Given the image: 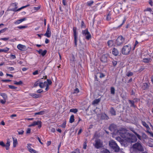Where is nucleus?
<instances>
[{
  "instance_id": "nucleus-1",
  "label": "nucleus",
  "mask_w": 153,
  "mask_h": 153,
  "mask_svg": "<svg viewBox=\"0 0 153 153\" xmlns=\"http://www.w3.org/2000/svg\"><path fill=\"white\" fill-rule=\"evenodd\" d=\"M109 130L115 133L119 134L120 136L127 142L132 143L134 142V134L128 132V131L124 128H122L120 130L117 129L116 125L112 124L109 127Z\"/></svg>"
},
{
  "instance_id": "nucleus-44",
  "label": "nucleus",
  "mask_w": 153,
  "mask_h": 153,
  "mask_svg": "<svg viewBox=\"0 0 153 153\" xmlns=\"http://www.w3.org/2000/svg\"><path fill=\"white\" fill-rule=\"evenodd\" d=\"M7 68L10 71H13L15 70L14 68L13 67H7Z\"/></svg>"
},
{
  "instance_id": "nucleus-37",
  "label": "nucleus",
  "mask_w": 153,
  "mask_h": 153,
  "mask_svg": "<svg viewBox=\"0 0 153 153\" xmlns=\"http://www.w3.org/2000/svg\"><path fill=\"white\" fill-rule=\"evenodd\" d=\"M126 21V18L125 16L123 20L122 23L118 26L119 27H121L125 23Z\"/></svg>"
},
{
  "instance_id": "nucleus-56",
  "label": "nucleus",
  "mask_w": 153,
  "mask_h": 153,
  "mask_svg": "<svg viewBox=\"0 0 153 153\" xmlns=\"http://www.w3.org/2000/svg\"><path fill=\"white\" fill-rule=\"evenodd\" d=\"M147 133H149L150 136L153 137V133L149 131L148 130H147L146 131Z\"/></svg>"
},
{
  "instance_id": "nucleus-7",
  "label": "nucleus",
  "mask_w": 153,
  "mask_h": 153,
  "mask_svg": "<svg viewBox=\"0 0 153 153\" xmlns=\"http://www.w3.org/2000/svg\"><path fill=\"white\" fill-rule=\"evenodd\" d=\"M134 149H136L139 151L142 152L144 151V148L141 143L138 142L134 143Z\"/></svg>"
},
{
  "instance_id": "nucleus-43",
  "label": "nucleus",
  "mask_w": 153,
  "mask_h": 153,
  "mask_svg": "<svg viewBox=\"0 0 153 153\" xmlns=\"http://www.w3.org/2000/svg\"><path fill=\"white\" fill-rule=\"evenodd\" d=\"M116 139L120 143H123V139H122L121 138L119 137H116Z\"/></svg>"
},
{
  "instance_id": "nucleus-64",
  "label": "nucleus",
  "mask_w": 153,
  "mask_h": 153,
  "mask_svg": "<svg viewBox=\"0 0 153 153\" xmlns=\"http://www.w3.org/2000/svg\"><path fill=\"white\" fill-rule=\"evenodd\" d=\"M0 145L2 147H4L5 144L2 141H0Z\"/></svg>"
},
{
  "instance_id": "nucleus-42",
  "label": "nucleus",
  "mask_w": 153,
  "mask_h": 153,
  "mask_svg": "<svg viewBox=\"0 0 153 153\" xmlns=\"http://www.w3.org/2000/svg\"><path fill=\"white\" fill-rule=\"evenodd\" d=\"M3 52L5 53H7L8 51L10 50V48L7 47H6L4 49H3Z\"/></svg>"
},
{
  "instance_id": "nucleus-33",
  "label": "nucleus",
  "mask_w": 153,
  "mask_h": 153,
  "mask_svg": "<svg viewBox=\"0 0 153 153\" xmlns=\"http://www.w3.org/2000/svg\"><path fill=\"white\" fill-rule=\"evenodd\" d=\"M45 113V111H41L40 112H36L34 114L35 115H43Z\"/></svg>"
},
{
  "instance_id": "nucleus-22",
  "label": "nucleus",
  "mask_w": 153,
  "mask_h": 153,
  "mask_svg": "<svg viewBox=\"0 0 153 153\" xmlns=\"http://www.w3.org/2000/svg\"><path fill=\"white\" fill-rule=\"evenodd\" d=\"M142 125L145 127H146L147 130L150 129V128L148 125L145 121H142Z\"/></svg>"
},
{
  "instance_id": "nucleus-19",
  "label": "nucleus",
  "mask_w": 153,
  "mask_h": 153,
  "mask_svg": "<svg viewBox=\"0 0 153 153\" xmlns=\"http://www.w3.org/2000/svg\"><path fill=\"white\" fill-rule=\"evenodd\" d=\"M47 84V82L46 81L44 82L40 81V84H39V87L41 88H43Z\"/></svg>"
},
{
  "instance_id": "nucleus-10",
  "label": "nucleus",
  "mask_w": 153,
  "mask_h": 153,
  "mask_svg": "<svg viewBox=\"0 0 153 153\" xmlns=\"http://www.w3.org/2000/svg\"><path fill=\"white\" fill-rule=\"evenodd\" d=\"M76 60L75 56L74 54H72L71 57L70 58V65L73 66H74L75 65Z\"/></svg>"
},
{
  "instance_id": "nucleus-38",
  "label": "nucleus",
  "mask_w": 153,
  "mask_h": 153,
  "mask_svg": "<svg viewBox=\"0 0 153 153\" xmlns=\"http://www.w3.org/2000/svg\"><path fill=\"white\" fill-rule=\"evenodd\" d=\"M40 81L39 80H38L36 81L34 84V87H36L38 85L39 86V84H40Z\"/></svg>"
},
{
  "instance_id": "nucleus-23",
  "label": "nucleus",
  "mask_w": 153,
  "mask_h": 153,
  "mask_svg": "<svg viewBox=\"0 0 153 153\" xmlns=\"http://www.w3.org/2000/svg\"><path fill=\"white\" fill-rule=\"evenodd\" d=\"M108 46L111 47L113 46L114 44V42L112 40H109L107 42Z\"/></svg>"
},
{
  "instance_id": "nucleus-58",
  "label": "nucleus",
  "mask_w": 153,
  "mask_h": 153,
  "mask_svg": "<svg viewBox=\"0 0 153 153\" xmlns=\"http://www.w3.org/2000/svg\"><path fill=\"white\" fill-rule=\"evenodd\" d=\"M47 83L48 85L51 84L52 82L51 80L49 79H47Z\"/></svg>"
},
{
  "instance_id": "nucleus-17",
  "label": "nucleus",
  "mask_w": 153,
  "mask_h": 153,
  "mask_svg": "<svg viewBox=\"0 0 153 153\" xmlns=\"http://www.w3.org/2000/svg\"><path fill=\"white\" fill-rule=\"evenodd\" d=\"M13 146L14 147H15L18 144V142L17 139L16 138L13 137Z\"/></svg>"
},
{
  "instance_id": "nucleus-63",
  "label": "nucleus",
  "mask_w": 153,
  "mask_h": 153,
  "mask_svg": "<svg viewBox=\"0 0 153 153\" xmlns=\"http://www.w3.org/2000/svg\"><path fill=\"white\" fill-rule=\"evenodd\" d=\"M43 91L42 89H39L36 92L37 93H41L43 92Z\"/></svg>"
},
{
  "instance_id": "nucleus-49",
  "label": "nucleus",
  "mask_w": 153,
  "mask_h": 153,
  "mask_svg": "<svg viewBox=\"0 0 153 153\" xmlns=\"http://www.w3.org/2000/svg\"><path fill=\"white\" fill-rule=\"evenodd\" d=\"M8 86L10 88L12 89H15L17 88L16 87L11 85H9Z\"/></svg>"
},
{
  "instance_id": "nucleus-60",
  "label": "nucleus",
  "mask_w": 153,
  "mask_h": 153,
  "mask_svg": "<svg viewBox=\"0 0 153 153\" xmlns=\"http://www.w3.org/2000/svg\"><path fill=\"white\" fill-rule=\"evenodd\" d=\"M22 22L21 20L20 19L18 20H17L15 22V24H19L20 23H21Z\"/></svg>"
},
{
  "instance_id": "nucleus-28",
  "label": "nucleus",
  "mask_w": 153,
  "mask_h": 153,
  "mask_svg": "<svg viewBox=\"0 0 153 153\" xmlns=\"http://www.w3.org/2000/svg\"><path fill=\"white\" fill-rule=\"evenodd\" d=\"M149 86L148 84L147 83H144L143 85L142 88L144 90L148 89L149 88Z\"/></svg>"
},
{
  "instance_id": "nucleus-24",
  "label": "nucleus",
  "mask_w": 153,
  "mask_h": 153,
  "mask_svg": "<svg viewBox=\"0 0 153 153\" xmlns=\"http://www.w3.org/2000/svg\"><path fill=\"white\" fill-rule=\"evenodd\" d=\"M101 118L102 119L108 120L109 117L106 114H102L101 116Z\"/></svg>"
},
{
  "instance_id": "nucleus-61",
  "label": "nucleus",
  "mask_w": 153,
  "mask_h": 153,
  "mask_svg": "<svg viewBox=\"0 0 153 153\" xmlns=\"http://www.w3.org/2000/svg\"><path fill=\"white\" fill-rule=\"evenodd\" d=\"M39 74L38 71L36 70L33 73V74L34 75H37Z\"/></svg>"
},
{
  "instance_id": "nucleus-39",
  "label": "nucleus",
  "mask_w": 153,
  "mask_h": 153,
  "mask_svg": "<svg viewBox=\"0 0 153 153\" xmlns=\"http://www.w3.org/2000/svg\"><path fill=\"white\" fill-rule=\"evenodd\" d=\"M66 121H64L62 124L61 125H60L59 126V127H61L62 128H65V127H66Z\"/></svg>"
},
{
  "instance_id": "nucleus-41",
  "label": "nucleus",
  "mask_w": 153,
  "mask_h": 153,
  "mask_svg": "<svg viewBox=\"0 0 153 153\" xmlns=\"http://www.w3.org/2000/svg\"><path fill=\"white\" fill-rule=\"evenodd\" d=\"M94 3V1H88L87 2V4L88 6H91Z\"/></svg>"
},
{
  "instance_id": "nucleus-32",
  "label": "nucleus",
  "mask_w": 153,
  "mask_h": 153,
  "mask_svg": "<svg viewBox=\"0 0 153 153\" xmlns=\"http://www.w3.org/2000/svg\"><path fill=\"white\" fill-rule=\"evenodd\" d=\"M31 144L30 143H28L27 144V148L28 149V151L30 152V151L32 150L33 149L31 148Z\"/></svg>"
},
{
  "instance_id": "nucleus-59",
  "label": "nucleus",
  "mask_w": 153,
  "mask_h": 153,
  "mask_svg": "<svg viewBox=\"0 0 153 153\" xmlns=\"http://www.w3.org/2000/svg\"><path fill=\"white\" fill-rule=\"evenodd\" d=\"M143 137L144 139H147L148 138L147 136L145 133L143 134Z\"/></svg>"
},
{
  "instance_id": "nucleus-57",
  "label": "nucleus",
  "mask_w": 153,
  "mask_h": 153,
  "mask_svg": "<svg viewBox=\"0 0 153 153\" xmlns=\"http://www.w3.org/2000/svg\"><path fill=\"white\" fill-rule=\"evenodd\" d=\"M87 146V143L86 142H85L83 144V148L84 149H86Z\"/></svg>"
},
{
  "instance_id": "nucleus-25",
  "label": "nucleus",
  "mask_w": 153,
  "mask_h": 153,
  "mask_svg": "<svg viewBox=\"0 0 153 153\" xmlns=\"http://www.w3.org/2000/svg\"><path fill=\"white\" fill-rule=\"evenodd\" d=\"M74 115H72L70 118L69 122L72 123L74 121Z\"/></svg>"
},
{
  "instance_id": "nucleus-47",
  "label": "nucleus",
  "mask_w": 153,
  "mask_h": 153,
  "mask_svg": "<svg viewBox=\"0 0 153 153\" xmlns=\"http://www.w3.org/2000/svg\"><path fill=\"white\" fill-rule=\"evenodd\" d=\"M81 27L82 28L85 27V25L83 21H81Z\"/></svg>"
},
{
  "instance_id": "nucleus-29",
  "label": "nucleus",
  "mask_w": 153,
  "mask_h": 153,
  "mask_svg": "<svg viewBox=\"0 0 153 153\" xmlns=\"http://www.w3.org/2000/svg\"><path fill=\"white\" fill-rule=\"evenodd\" d=\"M100 100V99L99 98L98 99H96L94 100L92 102V104L94 105L95 104H97L99 102Z\"/></svg>"
},
{
  "instance_id": "nucleus-16",
  "label": "nucleus",
  "mask_w": 153,
  "mask_h": 153,
  "mask_svg": "<svg viewBox=\"0 0 153 153\" xmlns=\"http://www.w3.org/2000/svg\"><path fill=\"white\" fill-rule=\"evenodd\" d=\"M112 53L113 55L115 56H117L118 55L119 51L118 50L115 48H114L112 50Z\"/></svg>"
},
{
  "instance_id": "nucleus-36",
  "label": "nucleus",
  "mask_w": 153,
  "mask_h": 153,
  "mask_svg": "<svg viewBox=\"0 0 153 153\" xmlns=\"http://www.w3.org/2000/svg\"><path fill=\"white\" fill-rule=\"evenodd\" d=\"M111 14L110 13H108L107 15V16L106 18V20L107 21H109L111 19Z\"/></svg>"
},
{
  "instance_id": "nucleus-54",
  "label": "nucleus",
  "mask_w": 153,
  "mask_h": 153,
  "mask_svg": "<svg viewBox=\"0 0 153 153\" xmlns=\"http://www.w3.org/2000/svg\"><path fill=\"white\" fill-rule=\"evenodd\" d=\"M79 92V89L77 88H76L74 90V93L77 94Z\"/></svg>"
},
{
  "instance_id": "nucleus-46",
  "label": "nucleus",
  "mask_w": 153,
  "mask_h": 153,
  "mask_svg": "<svg viewBox=\"0 0 153 153\" xmlns=\"http://www.w3.org/2000/svg\"><path fill=\"white\" fill-rule=\"evenodd\" d=\"M7 29V28H5L0 30V34L4 33Z\"/></svg>"
},
{
  "instance_id": "nucleus-51",
  "label": "nucleus",
  "mask_w": 153,
  "mask_h": 153,
  "mask_svg": "<svg viewBox=\"0 0 153 153\" xmlns=\"http://www.w3.org/2000/svg\"><path fill=\"white\" fill-rule=\"evenodd\" d=\"M47 51L46 50H45L44 51H42V53H41V55L42 56H44L47 53Z\"/></svg>"
},
{
  "instance_id": "nucleus-11",
  "label": "nucleus",
  "mask_w": 153,
  "mask_h": 153,
  "mask_svg": "<svg viewBox=\"0 0 153 153\" xmlns=\"http://www.w3.org/2000/svg\"><path fill=\"white\" fill-rule=\"evenodd\" d=\"M74 36V43L75 47L77 45V33L76 29H73Z\"/></svg>"
},
{
  "instance_id": "nucleus-40",
  "label": "nucleus",
  "mask_w": 153,
  "mask_h": 153,
  "mask_svg": "<svg viewBox=\"0 0 153 153\" xmlns=\"http://www.w3.org/2000/svg\"><path fill=\"white\" fill-rule=\"evenodd\" d=\"M17 132L19 135H22L24 133V131L23 130L19 129Z\"/></svg>"
},
{
  "instance_id": "nucleus-26",
  "label": "nucleus",
  "mask_w": 153,
  "mask_h": 153,
  "mask_svg": "<svg viewBox=\"0 0 153 153\" xmlns=\"http://www.w3.org/2000/svg\"><path fill=\"white\" fill-rule=\"evenodd\" d=\"M0 95L1 96L4 100H7V96L6 94L4 93H1Z\"/></svg>"
},
{
  "instance_id": "nucleus-52",
  "label": "nucleus",
  "mask_w": 153,
  "mask_h": 153,
  "mask_svg": "<svg viewBox=\"0 0 153 153\" xmlns=\"http://www.w3.org/2000/svg\"><path fill=\"white\" fill-rule=\"evenodd\" d=\"M9 39V37L7 38H0V40H3L4 41H6L8 40Z\"/></svg>"
},
{
  "instance_id": "nucleus-2",
  "label": "nucleus",
  "mask_w": 153,
  "mask_h": 153,
  "mask_svg": "<svg viewBox=\"0 0 153 153\" xmlns=\"http://www.w3.org/2000/svg\"><path fill=\"white\" fill-rule=\"evenodd\" d=\"M109 145L115 152H118L120 151V149L116 142L112 140L109 142Z\"/></svg>"
},
{
  "instance_id": "nucleus-12",
  "label": "nucleus",
  "mask_w": 153,
  "mask_h": 153,
  "mask_svg": "<svg viewBox=\"0 0 153 153\" xmlns=\"http://www.w3.org/2000/svg\"><path fill=\"white\" fill-rule=\"evenodd\" d=\"M50 25L48 24V28L45 33L44 34V36L47 37H50L51 35V32L50 28H49Z\"/></svg>"
},
{
  "instance_id": "nucleus-50",
  "label": "nucleus",
  "mask_w": 153,
  "mask_h": 153,
  "mask_svg": "<svg viewBox=\"0 0 153 153\" xmlns=\"http://www.w3.org/2000/svg\"><path fill=\"white\" fill-rule=\"evenodd\" d=\"M27 26H19L17 27V28L19 29H24L25 28H26Z\"/></svg>"
},
{
  "instance_id": "nucleus-55",
  "label": "nucleus",
  "mask_w": 153,
  "mask_h": 153,
  "mask_svg": "<svg viewBox=\"0 0 153 153\" xmlns=\"http://www.w3.org/2000/svg\"><path fill=\"white\" fill-rule=\"evenodd\" d=\"M11 80L10 79H2L1 81L3 82H7L11 81Z\"/></svg>"
},
{
  "instance_id": "nucleus-18",
  "label": "nucleus",
  "mask_w": 153,
  "mask_h": 153,
  "mask_svg": "<svg viewBox=\"0 0 153 153\" xmlns=\"http://www.w3.org/2000/svg\"><path fill=\"white\" fill-rule=\"evenodd\" d=\"M100 60L102 62H106L107 61V57L105 55H103L101 57Z\"/></svg>"
},
{
  "instance_id": "nucleus-45",
  "label": "nucleus",
  "mask_w": 153,
  "mask_h": 153,
  "mask_svg": "<svg viewBox=\"0 0 153 153\" xmlns=\"http://www.w3.org/2000/svg\"><path fill=\"white\" fill-rule=\"evenodd\" d=\"M7 29V28H5L0 30V34L4 33Z\"/></svg>"
},
{
  "instance_id": "nucleus-20",
  "label": "nucleus",
  "mask_w": 153,
  "mask_h": 153,
  "mask_svg": "<svg viewBox=\"0 0 153 153\" xmlns=\"http://www.w3.org/2000/svg\"><path fill=\"white\" fill-rule=\"evenodd\" d=\"M152 60L151 58H145L143 59L142 61L145 63H148L150 62Z\"/></svg>"
},
{
  "instance_id": "nucleus-3",
  "label": "nucleus",
  "mask_w": 153,
  "mask_h": 153,
  "mask_svg": "<svg viewBox=\"0 0 153 153\" xmlns=\"http://www.w3.org/2000/svg\"><path fill=\"white\" fill-rule=\"evenodd\" d=\"M131 49V46L130 45H125L122 48V53L123 54L127 55L130 53Z\"/></svg>"
},
{
  "instance_id": "nucleus-62",
  "label": "nucleus",
  "mask_w": 153,
  "mask_h": 153,
  "mask_svg": "<svg viewBox=\"0 0 153 153\" xmlns=\"http://www.w3.org/2000/svg\"><path fill=\"white\" fill-rule=\"evenodd\" d=\"M113 65L114 66H115L117 64V62L116 61L114 60L112 61Z\"/></svg>"
},
{
  "instance_id": "nucleus-35",
  "label": "nucleus",
  "mask_w": 153,
  "mask_h": 153,
  "mask_svg": "<svg viewBox=\"0 0 153 153\" xmlns=\"http://www.w3.org/2000/svg\"><path fill=\"white\" fill-rule=\"evenodd\" d=\"M14 82V84L16 85H21L23 83L22 82V81H19V82L15 81Z\"/></svg>"
},
{
  "instance_id": "nucleus-31",
  "label": "nucleus",
  "mask_w": 153,
  "mask_h": 153,
  "mask_svg": "<svg viewBox=\"0 0 153 153\" xmlns=\"http://www.w3.org/2000/svg\"><path fill=\"white\" fill-rule=\"evenodd\" d=\"M111 93L112 94H115V89L113 87H111L110 88Z\"/></svg>"
},
{
  "instance_id": "nucleus-30",
  "label": "nucleus",
  "mask_w": 153,
  "mask_h": 153,
  "mask_svg": "<svg viewBox=\"0 0 153 153\" xmlns=\"http://www.w3.org/2000/svg\"><path fill=\"white\" fill-rule=\"evenodd\" d=\"M78 109L76 108H72L70 110V112H73L74 114L78 112Z\"/></svg>"
},
{
  "instance_id": "nucleus-13",
  "label": "nucleus",
  "mask_w": 153,
  "mask_h": 153,
  "mask_svg": "<svg viewBox=\"0 0 153 153\" xmlns=\"http://www.w3.org/2000/svg\"><path fill=\"white\" fill-rule=\"evenodd\" d=\"M29 95L34 98H37L41 97V95L40 94H36L34 93H30Z\"/></svg>"
},
{
  "instance_id": "nucleus-14",
  "label": "nucleus",
  "mask_w": 153,
  "mask_h": 153,
  "mask_svg": "<svg viewBox=\"0 0 153 153\" xmlns=\"http://www.w3.org/2000/svg\"><path fill=\"white\" fill-rule=\"evenodd\" d=\"M137 138L139 140H141V136L134 131V142L137 141Z\"/></svg>"
},
{
  "instance_id": "nucleus-21",
  "label": "nucleus",
  "mask_w": 153,
  "mask_h": 153,
  "mask_svg": "<svg viewBox=\"0 0 153 153\" xmlns=\"http://www.w3.org/2000/svg\"><path fill=\"white\" fill-rule=\"evenodd\" d=\"M10 145V142L9 141V140H8L5 146L6 150H8L9 149Z\"/></svg>"
},
{
  "instance_id": "nucleus-9",
  "label": "nucleus",
  "mask_w": 153,
  "mask_h": 153,
  "mask_svg": "<svg viewBox=\"0 0 153 153\" xmlns=\"http://www.w3.org/2000/svg\"><path fill=\"white\" fill-rule=\"evenodd\" d=\"M42 122L41 121H34L31 124L28 126V127L34 126L36 125L38 126L39 128H40L42 127Z\"/></svg>"
},
{
  "instance_id": "nucleus-48",
  "label": "nucleus",
  "mask_w": 153,
  "mask_h": 153,
  "mask_svg": "<svg viewBox=\"0 0 153 153\" xmlns=\"http://www.w3.org/2000/svg\"><path fill=\"white\" fill-rule=\"evenodd\" d=\"M6 100H0V102L2 104H4L6 102Z\"/></svg>"
},
{
  "instance_id": "nucleus-4",
  "label": "nucleus",
  "mask_w": 153,
  "mask_h": 153,
  "mask_svg": "<svg viewBox=\"0 0 153 153\" xmlns=\"http://www.w3.org/2000/svg\"><path fill=\"white\" fill-rule=\"evenodd\" d=\"M18 3L16 2H15L14 3H13L11 4V5L13 7H15L11 9V11H12L13 12H16L18 11H19L21 10L24 8H26L27 7H29L30 6V5L29 4H27V5L24 6H22L21 7L19 8L18 9H17V5Z\"/></svg>"
},
{
  "instance_id": "nucleus-27",
  "label": "nucleus",
  "mask_w": 153,
  "mask_h": 153,
  "mask_svg": "<svg viewBox=\"0 0 153 153\" xmlns=\"http://www.w3.org/2000/svg\"><path fill=\"white\" fill-rule=\"evenodd\" d=\"M110 112L112 115H115L116 114V111L113 107H111V108Z\"/></svg>"
},
{
  "instance_id": "nucleus-8",
  "label": "nucleus",
  "mask_w": 153,
  "mask_h": 153,
  "mask_svg": "<svg viewBox=\"0 0 153 153\" xmlns=\"http://www.w3.org/2000/svg\"><path fill=\"white\" fill-rule=\"evenodd\" d=\"M82 33L83 36H85V39L87 40H89L91 38V35L88 31V29H86L84 30H83Z\"/></svg>"
},
{
  "instance_id": "nucleus-53",
  "label": "nucleus",
  "mask_w": 153,
  "mask_h": 153,
  "mask_svg": "<svg viewBox=\"0 0 153 153\" xmlns=\"http://www.w3.org/2000/svg\"><path fill=\"white\" fill-rule=\"evenodd\" d=\"M133 75V73L131 72H129L126 75L128 76H132Z\"/></svg>"
},
{
  "instance_id": "nucleus-5",
  "label": "nucleus",
  "mask_w": 153,
  "mask_h": 153,
  "mask_svg": "<svg viewBox=\"0 0 153 153\" xmlns=\"http://www.w3.org/2000/svg\"><path fill=\"white\" fill-rule=\"evenodd\" d=\"M125 39L122 36H119L117 39L116 44L118 46H120L125 43Z\"/></svg>"
},
{
  "instance_id": "nucleus-34",
  "label": "nucleus",
  "mask_w": 153,
  "mask_h": 153,
  "mask_svg": "<svg viewBox=\"0 0 153 153\" xmlns=\"http://www.w3.org/2000/svg\"><path fill=\"white\" fill-rule=\"evenodd\" d=\"M100 153H111L108 150L106 149H104L101 151Z\"/></svg>"
},
{
  "instance_id": "nucleus-6",
  "label": "nucleus",
  "mask_w": 153,
  "mask_h": 153,
  "mask_svg": "<svg viewBox=\"0 0 153 153\" xmlns=\"http://www.w3.org/2000/svg\"><path fill=\"white\" fill-rule=\"evenodd\" d=\"M93 145L95 148L99 149L103 147V142L100 140L98 139L95 140V143Z\"/></svg>"
},
{
  "instance_id": "nucleus-15",
  "label": "nucleus",
  "mask_w": 153,
  "mask_h": 153,
  "mask_svg": "<svg viewBox=\"0 0 153 153\" xmlns=\"http://www.w3.org/2000/svg\"><path fill=\"white\" fill-rule=\"evenodd\" d=\"M17 48L21 51H24L25 50V46L21 44L18 45Z\"/></svg>"
}]
</instances>
